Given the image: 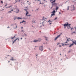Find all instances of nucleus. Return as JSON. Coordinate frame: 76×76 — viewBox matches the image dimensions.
<instances>
[{"label":"nucleus","instance_id":"13d9d810","mask_svg":"<svg viewBox=\"0 0 76 76\" xmlns=\"http://www.w3.org/2000/svg\"><path fill=\"white\" fill-rule=\"evenodd\" d=\"M59 55H60V56H61V54H60Z\"/></svg>","mask_w":76,"mask_h":76},{"label":"nucleus","instance_id":"3c124183","mask_svg":"<svg viewBox=\"0 0 76 76\" xmlns=\"http://www.w3.org/2000/svg\"><path fill=\"white\" fill-rule=\"evenodd\" d=\"M21 39H22V38H21Z\"/></svg>","mask_w":76,"mask_h":76},{"label":"nucleus","instance_id":"09e8293b","mask_svg":"<svg viewBox=\"0 0 76 76\" xmlns=\"http://www.w3.org/2000/svg\"><path fill=\"white\" fill-rule=\"evenodd\" d=\"M46 40H47V38H46Z\"/></svg>","mask_w":76,"mask_h":76},{"label":"nucleus","instance_id":"49530a36","mask_svg":"<svg viewBox=\"0 0 76 76\" xmlns=\"http://www.w3.org/2000/svg\"><path fill=\"white\" fill-rule=\"evenodd\" d=\"M41 4V3H40L39 4Z\"/></svg>","mask_w":76,"mask_h":76},{"label":"nucleus","instance_id":"680f3d73","mask_svg":"<svg viewBox=\"0 0 76 76\" xmlns=\"http://www.w3.org/2000/svg\"><path fill=\"white\" fill-rule=\"evenodd\" d=\"M40 3H41V1H40Z\"/></svg>","mask_w":76,"mask_h":76},{"label":"nucleus","instance_id":"603ef678","mask_svg":"<svg viewBox=\"0 0 76 76\" xmlns=\"http://www.w3.org/2000/svg\"><path fill=\"white\" fill-rule=\"evenodd\" d=\"M10 61H8V63H9Z\"/></svg>","mask_w":76,"mask_h":76},{"label":"nucleus","instance_id":"bb28decb","mask_svg":"<svg viewBox=\"0 0 76 76\" xmlns=\"http://www.w3.org/2000/svg\"><path fill=\"white\" fill-rule=\"evenodd\" d=\"M14 9H12L11 10V12H12V11H13V10Z\"/></svg>","mask_w":76,"mask_h":76},{"label":"nucleus","instance_id":"4c0bfd02","mask_svg":"<svg viewBox=\"0 0 76 76\" xmlns=\"http://www.w3.org/2000/svg\"><path fill=\"white\" fill-rule=\"evenodd\" d=\"M16 20V18H14V20Z\"/></svg>","mask_w":76,"mask_h":76},{"label":"nucleus","instance_id":"412c9836","mask_svg":"<svg viewBox=\"0 0 76 76\" xmlns=\"http://www.w3.org/2000/svg\"><path fill=\"white\" fill-rule=\"evenodd\" d=\"M16 38L17 39H15L16 41L17 39L18 40V41H19V39L18 38Z\"/></svg>","mask_w":76,"mask_h":76},{"label":"nucleus","instance_id":"c756f323","mask_svg":"<svg viewBox=\"0 0 76 76\" xmlns=\"http://www.w3.org/2000/svg\"><path fill=\"white\" fill-rule=\"evenodd\" d=\"M39 9V8H38V9H36V10H35V11H36V10H38Z\"/></svg>","mask_w":76,"mask_h":76},{"label":"nucleus","instance_id":"f8f14e48","mask_svg":"<svg viewBox=\"0 0 76 76\" xmlns=\"http://www.w3.org/2000/svg\"><path fill=\"white\" fill-rule=\"evenodd\" d=\"M58 9V7H56V10H57Z\"/></svg>","mask_w":76,"mask_h":76},{"label":"nucleus","instance_id":"b1692460","mask_svg":"<svg viewBox=\"0 0 76 76\" xmlns=\"http://www.w3.org/2000/svg\"><path fill=\"white\" fill-rule=\"evenodd\" d=\"M68 42L66 41V42H64V44H66V43H67Z\"/></svg>","mask_w":76,"mask_h":76},{"label":"nucleus","instance_id":"774afa93","mask_svg":"<svg viewBox=\"0 0 76 76\" xmlns=\"http://www.w3.org/2000/svg\"><path fill=\"white\" fill-rule=\"evenodd\" d=\"M36 56H37V55H36Z\"/></svg>","mask_w":76,"mask_h":76},{"label":"nucleus","instance_id":"a211bd4d","mask_svg":"<svg viewBox=\"0 0 76 76\" xmlns=\"http://www.w3.org/2000/svg\"><path fill=\"white\" fill-rule=\"evenodd\" d=\"M12 13V11H10L8 12V13Z\"/></svg>","mask_w":76,"mask_h":76},{"label":"nucleus","instance_id":"72a5a7b5","mask_svg":"<svg viewBox=\"0 0 76 76\" xmlns=\"http://www.w3.org/2000/svg\"><path fill=\"white\" fill-rule=\"evenodd\" d=\"M69 10V6H68L67 10Z\"/></svg>","mask_w":76,"mask_h":76},{"label":"nucleus","instance_id":"0e129e2a","mask_svg":"<svg viewBox=\"0 0 76 76\" xmlns=\"http://www.w3.org/2000/svg\"><path fill=\"white\" fill-rule=\"evenodd\" d=\"M34 23H35V21H34Z\"/></svg>","mask_w":76,"mask_h":76},{"label":"nucleus","instance_id":"4be33fe9","mask_svg":"<svg viewBox=\"0 0 76 76\" xmlns=\"http://www.w3.org/2000/svg\"><path fill=\"white\" fill-rule=\"evenodd\" d=\"M12 7V6H10L9 7H6V8H10V7Z\"/></svg>","mask_w":76,"mask_h":76},{"label":"nucleus","instance_id":"9b49d317","mask_svg":"<svg viewBox=\"0 0 76 76\" xmlns=\"http://www.w3.org/2000/svg\"><path fill=\"white\" fill-rule=\"evenodd\" d=\"M52 13H54L55 14V13H56V11L55 10H53L52 12H51Z\"/></svg>","mask_w":76,"mask_h":76},{"label":"nucleus","instance_id":"c03bdc74","mask_svg":"<svg viewBox=\"0 0 76 76\" xmlns=\"http://www.w3.org/2000/svg\"><path fill=\"white\" fill-rule=\"evenodd\" d=\"M75 42L76 43V41H75V42Z\"/></svg>","mask_w":76,"mask_h":76},{"label":"nucleus","instance_id":"a18cd8bd","mask_svg":"<svg viewBox=\"0 0 76 76\" xmlns=\"http://www.w3.org/2000/svg\"><path fill=\"white\" fill-rule=\"evenodd\" d=\"M19 1H19H20V0H18Z\"/></svg>","mask_w":76,"mask_h":76},{"label":"nucleus","instance_id":"e433bc0d","mask_svg":"<svg viewBox=\"0 0 76 76\" xmlns=\"http://www.w3.org/2000/svg\"><path fill=\"white\" fill-rule=\"evenodd\" d=\"M59 47H61V45H59Z\"/></svg>","mask_w":76,"mask_h":76},{"label":"nucleus","instance_id":"aec40b11","mask_svg":"<svg viewBox=\"0 0 76 76\" xmlns=\"http://www.w3.org/2000/svg\"><path fill=\"white\" fill-rule=\"evenodd\" d=\"M15 2L14 4H15V3H17V2L18 1V0H15Z\"/></svg>","mask_w":76,"mask_h":76},{"label":"nucleus","instance_id":"4468645a","mask_svg":"<svg viewBox=\"0 0 76 76\" xmlns=\"http://www.w3.org/2000/svg\"><path fill=\"white\" fill-rule=\"evenodd\" d=\"M54 15H55V14L53 13L51 15V17L52 16H54Z\"/></svg>","mask_w":76,"mask_h":76},{"label":"nucleus","instance_id":"ea45409f","mask_svg":"<svg viewBox=\"0 0 76 76\" xmlns=\"http://www.w3.org/2000/svg\"><path fill=\"white\" fill-rule=\"evenodd\" d=\"M10 28L9 26H8V27H7V28Z\"/></svg>","mask_w":76,"mask_h":76},{"label":"nucleus","instance_id":"7c9ffc66","mask_svg":"<svg viewBox=\"0 0 76 76\" xmlns=\"http://www.w3.org/2000/svg\"><path fill=\"white\" fill-rule=\"evenodd\" d=\"M57 19V18H56L54 19V20H56V19Z\"/></svg>","mask_w":76,"mask_h":76},{"label":"nucleus","instance_id":"2f4dec72","mask_svg":"<svg viewBox=\"0 0 76 76\" xmlns=\"http://www.w3.org/2000/svg\"><path fill=\"white\" fill-rule=\"evenodd\" d=\"M73 29V28H71V30L72 31V29Z\"/></svg>","mask_w":76,"mask_h":76},{"label":"nucleus","instance_id":"9d476101","mask_svg":"<svg viewBox=\"0 0 76 76\" xmlns=\"http://www.w3.org/2000/svg\"><path fill=\"white\" fill-rule=\"evenodd\" d=\"M15 10H16V11H15V12H16V13H18V12H19V10H16V9H15Z\"/></svg>","mask_w":76,"mask_h":76},{"label":"nucleus","instance_id":"7ed1b4c3","mask_svg":"<svg viewBox=\"0 0 76 76\" xmlns=\"http://www.w3.org/2000/svg\"><path fill=\"white\" fill-rule=\"evenodd\" d=\"M56 0H54V1H53V0H50V2H51L52 4H53L54 3H55L56 2Z\"/></svg>","mask_w":76,"mask_h":76},{"label":"nucleus","instance_id":"69168bd1","mask_svg":"<svg viewBox=\"0 0 76 76\" xmlns=\"http://www.w3.org/2000/svg\"><path fill=\"white\" fill-rule=\"evenodd\" d=\"M16 28H17V26H16Z\"/></svg>","mask_w":76,"mask_h":76},{"label":"nucleus","instance_id":"39448f33","mask_svg":"<svg viewBox=\"0 0 76 76\" xmlns=\"http://www.w3.org/2000/svg\"><path fill=\"white\" fill-rule=\"evenodd\" d=\"M68 25H69V23H67V24H64L63 25L64 26V28H66V26H67Z\"/></svg>","mask_w":76,"mask_h":76},{"label":"nucleus","instance_id":"a19ab883","mask_svg":"<svg viewBox=\"0 0 76 76\" xmlns=\"http://www.w3.org/2000/svg\"><path fill=\"white\" fill-rule=\"evenodd\" d=\"M70 25H71L70 24H69V26H70Z\"/></svg>","mask_w":76,"mask_h":76},{"label":"nucleus","instance_id":"c85d7f7f","mask_svg":"<svg viewBox=\"0 0 76 76\" xmlns=\"http://www.w3.org/2000/svg\"><path fill=\"white\" fill-rule=\"evenodd\" d=\"M10 60H13V58H12V59H10Z\"/></svg>","mask_w":76,"mask_h":76},{"label":"nucleus","instance_id":"ddd939ff","mask_svg":"<svg viewBox=\"0 0 76 76\" xmlns=\"http://www.w3.org/2000/svg\"><path fill=\"white\" fill-rule=\"evenodd\" d=\"M16 18L17 19H22V18L20 17H18L17 18Z\"/></svg>","mask_w":76,"mask_h":76},{"label":"nucleus","instance_id":"423d86ee","mask_svg":"<svg viewBox=\"0 0 76 76\" xmlns=\"http://www.w3.org/2000/svg\"><path fill=\"white\" fill-rule=\"evenodd\" d=\"M61 36V34H60L59 35H58L57 37L55 38V40H57V38H58L59 37H60V36Z\"/></svg>","mask_w":76,"mask_h":76},{"label":"nucleus","instance_id":"4d7b16f0","mask_svg":"<svg viewBox=\"0 0 76 76\" xmlns=\"http://www.w3.org/2000/svg\"><path fill=\"white\" fill-rule=\"evenodd\" d=\"M22 28H23V27H21V28L22 29Z\"/></svg>","mask_w":76,"mask_h":76},{"label":"nucleus","instance_id":"f257e3e1","mask_svg":"<svg viewBox=\"0 0 76 76\" xmlns=\"http://www.w3.org/2000/svg\"><path fill=\"white\" fill-rule=\"evenodd\" d=\"M72 43L71 45H70L69 46V47L70 48L72 47L73 45H76V43L75 42V41H72Z\"/></svg>","mask_w":76,"mask_h":76},{"label":"nucleus","instance_id":"c9c22d12","mask_svg":"<svg viewBox=\"0 0 76 76\" xmlns=\"http://www.w3.org/2000/svg\"><path fill=\"white\" fill-rule=\"evenodd\" d=\"M15 41H16V40L15 39V40H14V42H15Z\"/></svg>","mask_w":76,"mask_h":76},{"label":"nucleus","instance_id":"37998d69","mask_svg":"<svg viewBox=\"0 0 76 76\" xmlns=\"http://www.w3.org/2000/svg\"><path fill=\"white\" fill-rule=\"evenodd\" d=\"M28 2H29V1H27V2L28 3Z\"/></svg>","mask_w":76,"mask_h":76},{"label":"nucleus","instance_id":"393cba45","mask_svg":"<svg viewBox=\"0 0 76 76\" xmlns=\"http://www.w3.org/2000/svg\"><path fill=\"white\" fill-rule=\"evenodd\" d=\"M1 3H2V4H3V1H1Z\"/></svg>","mask_w":76,"mask_h":76},{"label":"nucleus","instance_id":"8fccbe9b","mask_svg":"<svg viewBox=\"0 0 76 76\" xmlns=\"http://www.w3.org/2000/svg\"><path fill=\"white\" fill-rule=\"evenodd\" d=\"M25 35L26 36V34H25Z\"/></svg>","mask_w":76,"mask_h":76},{"label":"nucleus","instance_id":"bf43d9fd","mask_svg":"<svg viewBox=\"0 0 76 76\" xmlns=\"http://www.w3.org/2000/svg\"><path fill=\"white\" fill-rule=\"evenodd\" d=\"M38 1H40L39 0H38Z\"/></svg>","mask_w":76,"mask_h":76},{"label":"nucleus","instance_id":"6ab92c4d","mask_svg":"<svg viewBox=\"0 0 76 76\" xmlns=\"http://www.w3.org/2000/svg\"><path fill=\"white\" fill-rule=\"evenodd\" d=\"M70 38H68V39H67V41H70Z\"/></svg>","mask_w":76,"mask_h":76},{"label":"nucleus","instance_id":"864d4df0","mask_svg":"<svg viewBox=\"0 0 76 76\" xmlns=\"http://www.w3.org/2000/svg\"><path fill=\"white\" fill-rule=\"evenodd\" d=\"M36 1H38V0H37Z\"/></svg>","mask_w":76,"mask_h":76},{"label":"nucleus","instance_id":"6e6d98bb","mask_svg":"<svg viewBox=\"0 0 76 76\" xmlns=\"http://www.w3.org/2000/svg\"><path fill=\"white\" fill-rule=\"evenodd\" d=\"M12 25H13L12 24L11 25V26H12Z\"/></svg>","mask_w":76,"mask_h":76},{"label":"nucleus","instance_id":"0eeeda50","mask_svg":"<svg viewBox=\"0 0 76 76\" xmlns=\"http://www.w3.org/2000/svg\"><path fill=\"white\" fill-rule=\"evenodd\" d=\"M40 40H35L33 41V42H38V41H40L41 39H39Z\"/></svg>","mask_w":76,"mask_h":76},{"label":"nucleus","instance_id":"1a4fd4ad","mask_svg":"<svg viewBox=\"0 0 76 76\" xmlns=\"http://www.w3.org/2000/svg\"><path fill=\"white\" fill-rule=\"evenodd\" d=\"M15 38H16V37L15 36H14V37H11V39L13 40Z\"/></svg>","mask_w":76,"mask_h":76},{"label":"nucleus","instance_id":"5fc2aeb1","mask_svg":"<svg viewBox=\"0 0 76 76\" xmlns=\"http://www.w3.org/2000/svg\"><path fill=\"white\" fill-rule=\"evenodd\" d=\"M35 47H37V46H35Z\"/></svg>","mask_w":76,"mask_h":76},{"label":"nucleus","instance_id":"dca6fc26","mask_svg":"<svg viewBox=\"0 0 76 76\" xmlns=\"http://www.w3.org/2000/svg\"><path fill=\"white\" fill-rule=\"evenodd\" d=\"M23 22H25V21H24V20H23L22 22H20V23H23Z\"/></svg>","mask_w":76,"mask_h":76},{"label":"nucleus","instance_id":"58836bf2","mask_svg":"<svg viewBox=\"0 0 76 76\" xmlns=\"http://www.w3.org/2000/svg\"><path fill=\"white\" fill-rule=\"evenodd\" d=\"M48 22H51V21H50V20H49L48 21Z\"/></svg>","mask_w":76,"mask_h":76},{"label":"nucleus","instance_id":"f3484780","mask_svg":"<svg viewBox=\"0 0 76 76\" xmlns=\"http://www.w3.org/2000/svg\"><path fill=\"white\" fill-rule=\"evenodd\" d=\"M67 28H68V29H70V28L71 27H70V26H68Z\"/></svg>","mask_w":76,"mask_h":76},{"label":"nucleus","instance_id":"338daca9","mask_svg":"<svg viewBox=\"0 0 76 76\" xmlns=\"http://www.w3.org/2000/svg\"><path fill=\"white\" fill-rule=\"evenodd\" d=\"M9 0V1H10V0Z\"/></svg>","mask_w":76,"mask_h":76},{"label":"nucleus","instance_id":"79ce46f5","mask_svg":"<svg viewBox=\"0 0 76 76\" xmlns=\"http://www.w3.org/2000/svg\"><path fill=\"white\" fill-rule=\"evenodd\" d=\"M50 24L51 25V23H50Z\"/></svg>","mask_w":76,"mask_h":76},{"label":"nucleus","instance_id":"de8ad7c7","mask_svg":"<svg viewBox=\"0 0 76 76\" xmlns=\"http://www.w3.org/2000/svg\"><path fill=\"white\" fill-rule=\"evenodd\" d=\"M5 6H7V5H5Z\"/></svg>","mask_w":76,"mask_h":76},{"label":"nucleus","instance_id":"2eb2a0df","mask_svg":"<svg viewBox=\"0 0 76 76\" xmlns=\"http://www.w3.org/2000/svg\"><path fill=\"white\" fill-rule=\"evenodd\" d=\"M76 34V32H75V31H74V32H73L72 33H71V34Z\"/></svg>","mask_w":76,"mask_h":76},{"label":"nucleus","instance_id":"6e6552de","mask_svg":"<svg viewBox=\"0 0 76 76\" xmlns=\"http://www.w3.org/2000/svg\"><path fill=\"white\" fill-rule=\"evenodd\" d=\"M52 6H57V4L56 3H53L52 4Z\"/></svg>","mask_w":76,"mask_h":76},{"label":"nucleus","instance_id":"f03ea898","mask_svg":"<svg viewBox=\"0 0 76 76\" xmlns=\"http://www.w3.org/2000/svg\"><path fill=\"white\" fill-rule=\"evenodd\" d=\"M24 10H25V11H26V16H31V15H28V12L27 11V9H24Z\"/></svg>","mask_w":76,"mask_h":76},{"label":"nucleus","instance_id":"5701e85b","mask_svg":"<svg viewBox=\"0 0 76 76\" xmlns=\"http://www.w3.org/2000/svg\"><path fill=\"white\" fill-rule=\"evenodd\" d=\"M62 46H64V44L63 43H62Z\"/></svg>","mask_w":76,"mask_h":76},{"label":"nucleus","instance_id":"cd10ccee","mask_svg":"<svg viewBox=\"0 0 76 76\" xmlns=\"http://www.w3.org/2000/svg\"><path fill=\"white\" fill-rule=\"evenodd\" d=\"M12 42H12V44H14V43H15V42L14 41H12Z\"/></svg>","mask_w":76,"mask_h":76},{"label":"nucleus","instance_id":"052dcab7","mask_svg":"<svg viewBox=\"0 0 76 76\" xmlns=\"http://www.w3.org/2000/svg\"><path fill=\"white\" fill-rule=\"evenodd\" d=\"M59 14H61L60 12H59Z\"/></svg>","mask_w":76,"mask_h":76},{"label":"nucleus","instance_id":"473e14b6","mask_svg":"<svg viewBox=\"0 0 76 76\" xmlns=\"http://www.w3.org/2000/svg\"><path fill=\"white\" fill-rule=\"evenodd\" d=\"M69 45V44H65V45Z\"/></svg>","mask_w":76,"mask_h":76},{"label":"nucleus","instance_id":"e2e57ef3","mask_svg":"<svg viewBox=\"0 0 76 76\" xmlns=\"http://www.w3.org/2000/svg\"><path fill=\"white\" fill-rule=\"evenodd\" d=\"M45 19H47V18H46Z\"/></svg>","mask_w":76,"mask_h":76},{"label":"nucleus","instance_id":"a878e982","mask_svg":"<svg viewBox=\"0 0 76 76\" xmlns=\"http://www.w3.org/2000/svg\"><path fill=\"white\" fill-rule=\"evenodd\" d=\"M42 19L43 20H45V18H44V17Z\"/></svg>","mask_w":76,"mask_h":76},{"label":"nucleus","instance_id":"f704fd0d","mask_svg":"<svg viewBox=\"0 0 76 76\" xmlns=\"http://www.w3.org/2000/svg\"><path fill=\"white\" fill-rule=\"evenodd\" d=\"M75 32H76V27H75Z\"/></svg>","mask_w":76,"mask_h":76},{"label":"nucleus","instance_id":"20e7f679","mask_svg":"<svg viewBox=\"0 0 76 76\" xmlns=\"http://www.w3.org/2000/svg\"><path fill=\"white\" fill-rule=\"evenodd\" d=\"M39 50H42V51H43V46H40L39 47Z\"/></svg>","mask_w":76,"mask_h":76}]
</instances>
